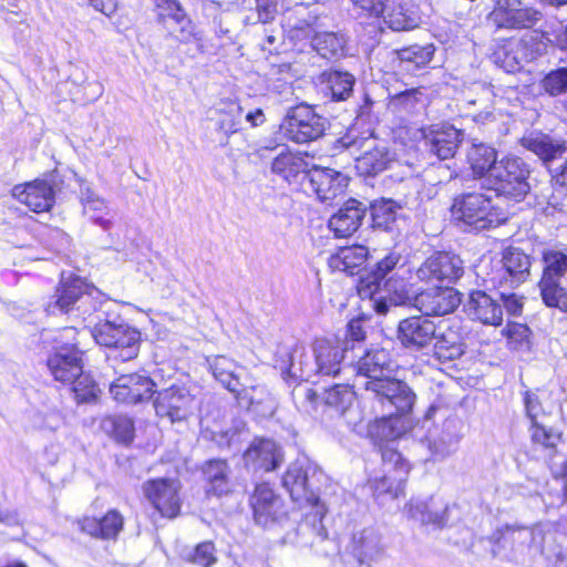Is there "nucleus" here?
Wrapping results in <instances>:
<instances>
[{
    "label": "nucleus",
    "mask_w": 567,
    "mask_h": 567,
    "mask_svg": "<svg viewBox=\"0 0 567 567\" xmlns=\"http://www.w3.org/2000/svg\"><path fill=\"white\" fill-rule=\"evenodd\" d=\"M207 494L221 496L230 489V467L226 460L213 458L202 467Z\"/></svg>",
    "instance_id": "obj_40"
},
{
    "label": "nucleus",
    "mask_w": 567,
    "mask_h": 567,
    "mask_svg": "<svg viewBox=\"0 0 567 567\" xmlns=\"http://www.w3.org/2000/svg\"><path fill=\"white\" fill-rule=\"evenodd\" d=\"M402 255L398 251H389L383 258L377 261L372 271L361 280L359 293L361 296L372 295L381 286L382 281L399 266H403Z\"/></svg>",
    "instance_id": "obj_36"
},
{
    "label": "nucleus",
    "mask_w": 567,
    "mask_h": 567,
    "mask_svg": "<svg viewBox=\"0 0 567 567\" xmlns=\"http://www.w3.org/2000/svg\"><path fill=\"white\" fill-rule=\"evenodd\" d=\"M433 355L442 363L454 361L464 353L463 337L453 328H436Z\"/></svg>",
    "instance_id": "obj_37"
},
{
    "label": "nucleus",
    "mask_w": 567,
    "mask_h": 567,
    "mask_svg": "<svg viewBox=\"0 0 567 567\" xmlns=\"http://www.w3.org/2000/svg\"><path fill=\"white\" fill-rule=\"evenodd\" d=\"M101 430L115 441L130 444L134 439V421L127 415H106L101 420Z\"/></svg>",
    "instance_id": "obj_46"
},
{
    "label": "nucleus",
    "mask_w": 567,
    "mask_h": 567,
    "mask_svg": "<svg viewBox=\"0 0 567 567\" xmlns=\"http://www.w3.org/2000/svg\"><path fill=\"white\" fill-rule=\"evenodd\" d=\"M364 297H370L379 315L388 313L391 307L413 305V297L409 293L406 281L396 272L383 280L375 292Z\"/></svg>",
    "instance_id": "obj_19"
},
{
    "label": "nucleus",
    "mask_w": 567,
    "mask_h": 567,
    "mask_svg": "<svg viewBox=\"0 0 567 567\" xmlns=\"http://www.w3.org/2000/svg\"><path fill=\"white\" fill-rule=\"evenodd\" d=\"M435 48L433 44H413L398 50V58L406 71L426 66L433 59Z\"/></svg>",
    "instance_id": "obj_48"
},
{
    "label": "nucleus",
    "mask_w": 567,
    "mask_h": 567,
    "mask_svg": "<svg viewBox=\"0 0 567 567\" xmlns=\"http://www.w3.org/2000/svg\"><path fill=\"white\" fill-rule=\"evenodd\" d=\"M486 19L496 30L523 31L542 28L545 14L536 7L523 4L520 0H506L503 6L491 10Z\"/></svg>",
    "instance_id": "obj_9"
},
{
    "label": "nucleus",
    "mask_w": 567,
    "mask_h": 567,
    "mask_svg": "<svg viewBox=\"0 0 567 567\" xmlns=\"http://www.w3.org/2000/svg\"><path fill=\"white\" fill-rule=\"evenodd\" d=\"M540 297L549 308L567 313V289L558 281L539 282Z\"/></svg>",
    "instance_id": "obj_55"
},
{
    "label": "nucleus",
    "mask_w": 567,
    "mask_h": 567,
    "mask_svg": "<svg viewBox=\"0 0 567 567\" xmlns=\"http://www.w3.org/2000/svg\"><path fill=\"white\" fill-rule=\"evenodd\" d=\"M381 536L374 528H364L353 534L352 542L342 555H353L371 564L382 554Z\"/></svg>",
    "instance_id": "obj_35"
},
{
    "label": "nucleus",
    "mask_w": 567,
    "mask_h": 567,
    "mask_svg": "<svg viewBox=\"0 0 567 567\" xmlns=\"http://www.w3.org/2000/svg\"><path fill=\"white\" fill-rule=\"evenodd\" d=\"M493 62L507 73L519 71L525 64V60L520 59V52L516 48L515 41L498 47L492 54Z\"/></svg>",
    "instance_id": "obj_53"
},
{
    "label": "nucleus",
    "mask_w": 567,
    "mask_h": 567,
    "mask_svg": "<svg viewBox=\"0 0 567 567\" xmlns=\"http://www.w3.org/2000/svg\"><path fill=\"white\" fill-rule=\"evenodd\" d=\"M436 328L426 316H412L400 321L398 339L406 349L422 350L434 340Z\"/></svg>",
    "instance_id": "obj_18"
},
{
    "label": "nucleus",
    "mask_w": 567,
    "mask_h": 567,
    "mask_svg": "<svg viewBox=\"0 0 567 567\" xmlns=\"http://www.w3.org/2000/svg\"><path fill=\"white\" fill-rule=\"evenodd\" d=\"M208 363L214 378L220 382L225 389L234 393L240 404L250 408L255 403H259L260 400L256 399L254 395V393L258 391V388L240 390L239 378L236 374L238 365L234 360L225 355H216L208 360Z\"/></svg>",
    "instance_id": "obj_17"
},
{
    "label": "nucleus",
    "mask_w": 567,
    "mask_h": 567,
    "mask_svg": "<svg viewBox=\"0 0 567 567\" xmlns=\"http://www.w3.org/2000/svg\"><path fill=\"white\" fill-rule=\"evenodd\" d=\"M523 403L526 417L533 424L542 421L546 416L542 400L537 391L525 390L523 393Z\"/></svg>",
    "instance_id": "obj_61"
},
{
    "label": "nucleus",
    "mask_w": 567,
    "mask_h": 567,
    "mask_svg": "<svg viewBox=\"0 0 567 567\" xmlns=\"http://www.w3.org/2000/svg\"><path fill=\"white\" fill-rule=\"evenodd\" d=\"M323 480L320 468L308 460H297L290 464L282 476V485L291 499L300 507L310 506L313 513L306 516V525L312 528L320 540H324L328 532L322 525L326 515L324 505L320 503L319 489Z\"/></svg>",
    "instance_id": "obj_3"
},
{
    "label": "nucleus",
    "mask_w": 567,
    "mask_h": 567,
    "mask_svg": "<svg viewBox=\"0 0 567 567\" xmlns=\"http://www.w3.org/2000/svg\"><path fill=\"white\" fill-rule=\"evenodd\" d=\"M545 535L539 528L527 527V526H511L506 525L494 532L487 540L494 547L498 546L502 542L512 543L513 550H522L525 547H535L542 554L544 553L542 543ZM493 556H497L496 548L492 549Z\"/></svg>",
    "instance_id": "obj_20"
},
{
    "label": "nucleus",
    "mask_w": 567,
    "mask_h": 567,
    "mask_svg": "<svg viewBox=\"0 0 567 567\" xmlns=\"http://www.w3.org/2000/svg\"><path fill=\"white\" fill-rule=\"evenodd\" d=\"M529 173L527 164L522 158L506 157L491 171V179L494 181L493 188L498 194L519 202L530 190Z\"/></svg>",
    "instance_id": "obj_10"
},
{
    "label": "nucleus",
    "mask_w": 567,
    "mask_h": 567,
    "mask_svg": "<svg viewBox=\"0 0 567 567\" xmlns=\"http://www.w3.org/2000/svg\"><path fill=\"white\" fill-rule=\"evenodd\" d=\"M12 195L35 213L47 212L54 204V190L45 181H34L24 185H17Z\"/></svg>",
    "instance_id": "obj_28"
},
{
    "label": "nucleus",
    "mask_w": 567,
    "mask_h": 567,
    "mask_svg": "<svg viewBox=\"0 0 567 567\" xmlns=\"http://www.w3.org/2000/svg\"><path fill=\"white\" fill-rule=\"evenodd\" d=\"M365 331L363 329V321L359 318L352 319L347 327L346 338L340 344L348 342L349 353L351 355H358L355 353L359 350V344L364 340Z\"/></svg>",
    "instance_id": "obj_63"
},
{
    "label": "nucleus",
    "mask_w": 567,
    "mask_h": 567,
    "mask_svg": "<svg viewBox=\"0 0 567 567\" xmlns=\"http://www.w3.org/2000/svg\"><path fill=\"white\" fill-rule=\"evenodd\" d=\"M155 388L156 383L146 374H122L110 384V394L117 402L137 404L151 400Z\"/></svg>",
    "instance_id": "obj_15"
},
{
    "label": "nucleus",
    "mask_w": 567,
    "mask_h": 567,
    "mask_svg": "<svg viewBox=\"0 0 567 567\" xmlns=\"http://www.w3.org/2000/svg\"><path fill=\"white\" fill-rule=\"evenodd\" d=\"M296 20L292 22L291 18H289V25L291 28V32H296L295 37H299V32L302 33L306 38L312 37L315 32V28L318 24L322 12L318 7L307 11V7L301 3L295 8Z\"/></svg>",
    "instance_id": "obj_51"
},
{
    "label": "nucleus",
    "mask_w": 567,
    "mask_h": 567,
    "mask_svg": "<svg viewBox=\"0 0 567 567\" xmlns=\"http://www.w3.org/2000/svg\"><path fill=\"white\" fill-rule=\"evenodd\" d=\"M282 355V373H287L293 379L307 381L309 378L318 374L317 372L305 371V365L315 362L313 353L309 355L303 344L293 342L289 347H285L281 352Z\"/></svg>",
    "instance_id": "obj_38"
},
{
    "label": "nucleus",
    "mask_w": 567,
    "mask_h": 567,
    "mask_svg": "<svg viewBox=\"0 0 567 567\" xmlns=\"http://www.w3.org/2000/svg\"><path fill=\"white\" fill-rule=\"evenodd\" d=\"M384 475L372 482V488L377 496L383 494L398 498L404 489L410 464L395 449L384 446L381 450Z\"/></svg>",
    "instance_id": "obj_12"
},
{
    "label": "nucleus",
    "mask_w": 567,
    "mask_h": 567,
    "mask_svg": "<svg viewBox=\"0 0 567 567\" xmlns=\"http://www.w3.org/2000/svg\"><path fill=\"white\" fill-rule=\"evenodd\" d=\"M347 39L340 32H315L311 37L312 49L322 58L339 59L346 54Z\"/></svg>",
    "instance_id": "obj_43"
},
{
    "label": "nucleus",
    "mask_w": 567,
    "mask_h": 567,
    "mask_svg": "<svg viewBox=\"0 0 567 567\" xmlns=\"http://www.w3.org/2000/svg\"><path fill=\"white\" fill-rule=\"evenodd\" d=\"M425 105L421 89H409L389 96L388 109L393 113H412Z\"/></svg>",
    "instance_id": "obj_50"
},
{
    "label": "nucleus",
    "mask_w": 567,
    "mask_h": 567,
    "mask_svg": "<svg viewBox=\"0 0 567 567\" xmlns=\"http://www.w3.org/2000/svg\"><path fill=\"white\" fill-rule=\"evenodd\" d=\"M146 497L162 516L173 518L179 513V498L174 482L168 480L150 481L144 486Z\"/></svg>",
    "instance_id": "obj_25"
},
{
    "label": "nucleus",
    "mask_w": 567,
    "mask_h": 567,
    "mask_svg": "<svg viewBox=\"0 0 567 567\" xmlns=\"http://www.w3.org/2000/svg\"><path fill=\"white\" fill-rule=\"evenodd\" d=\"M86 326L91 328V334L96 343L106 348L118 349L123 361L137 357L141 333L120 317L110 319L106 312L100 308L86 322Z\"/></svg>",
    "instance_id": "obj_4"
},
{
    "label": "nucleus",
    "mask_w": 567,
    "mask_h": 567,
    "mask_svg": "<svg viewBox=\"0 0 567 567\" xmlns=\"http://www.w3.org/2000/svg\"><path fill=\"white\" fill-rule=\"evenodd\" d=\"M395 364L386 350L372 349L359 357L353 370L357 371L358 379H363L362 381L358 380L359 385L362 386L364 381L384 380L393 374Z\"/></svg>",
    "instance_id": "obj_24"
},
{
    "label": "nucleus",
    "mask_w": 567,
    "mask_h": 567,
    "mask_svg": "<svg viewBox=\"0 0 567 567\" xmlns=\"http://www.w3.org/2000/svg\"><path fill=\"white\" fill-rule=\"evenodd\" d=\"M250 504L256 523L265 527L285 515L282 499L267 483L256 485Z\"/></svg>",
    "instance_id": "obj_21"
},
{
    "label": "nucleus",
    "mask_w": 567,
    "mask_h": 567,
    "mask_svg": "<svg viewBox=\"0 0 567 567\" xmlns=\"http://www.w3.org/2000/svg\"><path fill=\"white\" fill-rule=\"evenodd\" d=\"M195 406V396L182 385L173 384L169 388L156 391L154 398L156 414L159 417H167L173 423L186 420L193 414Z\"/></svg>",
    "instance_id": "obj_13"
},
{
    "label": "nucleus",
    "mask_w": 567,
    "mask_h": 567,
    "mask_svg": "<svg viewBox=\"0 0 567 567\" xmlns=\"http://www.w3.org/2000/svg\"><path fill=\"white\" fill-rule=\"evenodd\" d=\"M278 0H256V8L245 20L247 23H268L277 14Z\"/></svg>",
    "instance_id": "obj_60"
},
{
    "label": "nucleus",
    "mask_w": 567,
    "mask_h": 567,
    "mask_svg": "<svg viewBox=\"0 0 567 567\" xmlns=\"http://www.w3.org/2000/svg\"><path fill=\"white\" fill-rule=\"evenodd\" d=\"M48 368L56 381L69 383L83 368L80 350L75 344L60 347L49 357Z\"/></svg>",
    "instance_id": "obj_26"
},
{
    "label": "nucleus",
    "mask_w": 567,
    "mask_h": 567,
    "mask_svg": "<svg viewBox=\"0 0 567 567\" xmlns=\"http://www.w3.org/2000/svg\"><path fill=\"white\" fill-rule=\"evenodd\" d=\"M544 269L539 282L558 281L567 272V255L559 250L543 251Z\"/></svg>",
    "instance_id": "obj_52"
},
{
    "label": "nucleus",
    "mask_w": 567,
    "mask_h": 567,
    "mask_svg": "<svg viewBox=\"0 0 567 567\" xmlns=\"http://www.w3.org/2000/svg\"><path fill=\"white\" fill-rule=\"evenodd\" d=\"M307 161L300 153L282 148L271 162V173L279 176L289 184H299L307 181L308 167Z\"/></svg>",
    "instance_id": "obj_29"
},
{
    "label": "nucleus",
    "mask_w": 567,
    "mask_h": 567,
    "mask_svg": "<svg viewBox=\"0 0 567 567\" xmlns=\"http://www.w3.org/2000/svg\"><path fill=\"white\" fill-rule=\"evenodd\" d=\"M410 516L423 525L443 527L447 522V505L434 497L416 501L409 506Z\"/></svg>",
    "instance_id": "obj_39"
},
{
    "label": "nucleus",
    "mask_w": 567,
    "mask_h": 567,
    "mask_svg": "<svg viewBox=\"0 0 567 567\" xmlns=\"http://www.w3.org/2000/svg\"><path fill=\"white\" fill-rule=\"evenodd\" d=\"M533 32L527 33L516 40V48L520 52V59L529 63L547 52L548 37L544 31H538L537 28L532 29Z\"/></svg>",
    "instance_id": "obj_47"
},
{
    "label": "nucleus",
    "mask_w": 567,
    "mask_h": 567,
    "mask_svg": "<svg viewBox=\"0 0 567 567\" xmlns=\"http://www.w3.org/2000/svg\"><path fill=\"white\" fill-rule=\"evenodd\" d=\"M497 290L498 302L503 307V311L506 310L511 316H519L523 311V297L515 292L507 291L508 288H498Z\"/></svg>",
    "instance_id": "obj_64"
},
{
    "label": "nucleus",
    "mask_w": 567,
    "mask_h": 567,
    "mask_svg": "<svg viewBox=\"0 0 567 567\" xmlns=\"http://www.w3.org/2000/svg\"><path fill=\"white\" fill-rule=\"evenodd\" d=\"M367 206L354 199H348L329 219V228L336 237L347 238L354 234L362 224Z\"/></svg>",
    "instance_id": "obj_27"
},
{
    "label": "nucleus",
    "mask_w": 567,
    "mask_h": 567,
    "mask_svg": "<svg viewBox=\"0 0 567 567\" xmlns=\"http://www.w3.org/2000/svg\"><path fill=\"white\" fill-rule=\"evenodd\" d=\"M467 162L476 177L487 176L491 178V171L497 166L496 150L485 143H473L467 151Z\"/></svg>",
    "instance_id": "obj_41"
},
{
    "label": "nucleus",
    "mask_w": 567,
    "mask_h": 567,
    "mask_svg": "<svg viewBox=\"0 0 567 567\" xmlns=\"http://www.w3.org/2000/svg\"><path fill=\"white\" fill-rule=\"evenodd\" d=\"M157 20L167 31L168 35L181 43H188L195 37V25L186 14L181 2L174 4L167 11L157 13Z\"/></svg>",
    "instance_id": "obj_30"
},
{
    "label": "nucleus",
    "mask_w": 567,
    "mask_h": 567,
    "mask_svg": "<svg viewBox=\"0 0 567 567\" xmlns=\"http://www.w3.org/2000/svg\"><path fill=\"white\" fill-rule=\"evenodd\" d=\"M385 23L394 31H404L417 25V18L412 10L411 0H399L384 17Z\"/></svg>",
    "instance_id": "obj_49"
},
{
    "label": "nucleus",
    "mask_w": 567,
    "mask_h": 567,
    "mask_svg": "<svg viewBox=\"0 0 567 567\" xmlns=\"http://www.w3.org/2000/svg\"><path fill=\"white\" fill-rule=\"evenodd\" d=\"M452 217L474 230L496 227L506 220L505 214L492 204V199L477 192L457 195L451 207Z\"/></svg>",
    "instance_id": "obj_7"
},
{
    "label": "nucleus",
    "mask_w": 567,
    "mask_h": 567,
    "mask_svg": "<svg viewBox=\"0 0 567 567\" xmlns=\"http://www.w3.org/2000/svg\"><path fill=\"white\" fill-rule=\"evenodd\" d=\"M540 85L550 96L567 95V68L550 71L542 80Z\"/></svg>",
    "instance_id": "obj_58"
},
{
    "label": "nucleus",
    "mask_w": 567,
    "mask_h": 567,
    "mask_svg": "<svg viewBox=\"0 0 567 567\" xmlns=\"http://www.w3.org/2000/svg\"><path fill=\"white\" fill-rule=\"evenodd\" d=\"M468 315L483 324L499 327L503 323V307L498 302L497 290L486 292L474 290L466 303Z\"/></svg>",
    "instance_id": "obj_22"
},
{
    "label": "nucleus",
    "mask_w": 567,
    "mask_h": 567,
    "mask_svg": "<svg viewBox=\"0 0 567 567\" xmlns=\"http://www.w3.org/2000/svg\"><path fill=\"white\" fill-rule=\"evenodd\" d=\"M243 118V109L239 104L230 102L226 109L220 111L218 121L219 130L226 134L235 133L239 130Z\"/></svg>",
    "instance_id": "obj_59"
},
{
    "label": "nucleus",
    "mask_w": 567,
    "mask_h": 567,
    "mask_svg": "<svg viewBox=\"0 0 567 567\" xmlns=\"http://www.w3.org/2000/svg\"><path fill=\"white\" fill-rule=\"evenodd\" d=\"M393 155L384 145L375 146L365 151L357 158L355 168L361 175L373 176L385 171L391 162Z\"/></svg>",
    "instance_id": "obj_45"
},
{
    "label": "nucleus",
    "mask_w": 567,
    "mask_h": 567,
    "mask_svg": "<svg viewBox=\"0 0 567 567\" xmlns=\"http://www.w3.org/2000/svg\"><path fill=\"white\" fill-rule=\"evenodd\" d=\"M348 342L317 339L312 347L315 362L305 365V371L323 375H337L347 365H352L358 355L349 353Z\"/></svg>",
    "instance_id": "obj_11"
},
{
    "label": "nucleus",
    "mask_w": 567,
    "mask_h": 567,
    "mask_svg": "<svg viewBox=\"0 0 567 567\" xmlns=\"http://www.w3.org/2000/svg\"><path fill=\"white\" fill-rule=\"evenodd\" d=\"M72 385V391L78 402L85 403L95 400L97 396V385L92 377L83 372L69 382Z\"/></svg>",
    "instance_id": "obj_56"
},
{
    "label": "nucleus",
    "mask_w": 567,
    "mask_h": 567,
    "mask_svg": "<svg viewBox=\"0 0 567 567\" xmlns=\"http://www.w3.org/2000/svg\"><path fill=\"white\" fill-rule=\"evenodd\" d=\"M530 257L522 249L508 247L503 251L502 268L492 277L494 287L517 288L525 282L530 275Z\"/></svg>",
    "instance_id": "obj_14"
},
{
    "label": "nucleus",
    "mask_w": 567,
    "mask_h": 567,
    "mask_svg": "<svg viewBox=\"0 0 567 567\" xmlns=\"http://www.w3.org/2000/svg\"><path fill=\"white\" fill-rule=\"evenodd\" d=\"M400 206L392 199L381 198L370 205L372 226L380 229H389L395 220Z\"/></svg>",
    "instance_id": "obj_54"
},
{
    "label": "nucleus",
    "mask_w": 567,
    "mask_h": 567,
    "mask_svg": "<svg viewBox=\"0 0 567 567\" xmlns=\"http://www.w3.org/2000/svg\"><path fill=\"white\" fill-rule=\"evenodd\" d=\"M435 412V406L426 411L422 422V430H425V433L419 435V440L427 449L431 460L440 462L457 451L463 437L464 424L455 415L446 417L441 424H432L431 420Z\"/></svg>",
    "instance_id": "obj_6"
},
{
    "label": "nucleus",
    "mask_w": 567,
    "mask_h": 567,
    "mask_svg": "<svg viewBox=\"0 0 567 567\" xmlns=\"http://www.w3.org/2000/svg\"><path fill=\"white\" fill-rule=\"evenodd\" d=\"M532 441L546 449H554L560 441V434L553 429L546 427L542 421L537 424L530 423L529 427Z\"/></svg>",
    "instance_id": "obj_62"
},
{
    "label": "nucleus",
    "mask_w": 567,
    "mask_h": 567,
    "mask_svg": "<svg viewBox=\"0 0 567 567\" xmlns=\"http://www.w3.org/2000/svg\"><path fill=\"white\" fill-rule=\"evenodd\" d=\"M81 202L84 214H86L95 225L104 230L112 228V216L103 198L96 195L91 188H84L81 190Z\"/></svg>",
    "instance_id": "obj_44"
},
{
    "label": "nucleus",
    "mask_w": 567,
    "mask_h": 567,
    "mask_svg": "<svg viewBox=\"0 0 567 567\" xmlns=\"http://www.w3.org/2000/svg\"><path fill=\"white\" fill-rule=\"evenodd\" d=\"M284 461L280 446L272 440L255 439L244 453V462L248 468L270 472Z\"/></svg>",
    "instance_id": "obj_23"
},
{
    "label": "nucleus",
    "mask_w": 567,
    "mask_h": 567,
    "mask_svg": "<svg viewBox=\"0 0 567 567\" xmlns=\"http://www.w3.org/2000/svg\"><path fill=\"white\" fill-rule=\"evenodd\" d=\"M463 133L453 126H443L425 135V147L429 153L444 161L454 157L462 142Z\"/></svg>",
    "instance_id": "obj_31"
},
{
    "label": "nucleus",
    "mask_w": 567,
    "mask_h": 567,
    "mask_svg": "<svg viewBox=\"0 0 567 567\" xmlns=\"http://www.w3.org/2000/svg\"><path fill=\"white\" fill-rule=\"evenodd\" d=\"M522 146L533 152L545 163L561 157L567 151L566 141L543 133H532L524 136Z\"/></svg>",
    "instance_id": "obj_32"
},
{
    "label": "nucleus",
    "mask_w": 567,
    "mask_h": 567,
    "mask_svg": "<svg viewBox=\"0 0 567 567\" xmlns=\"http://www.w3.org/2000/svg\"><path fill=\"white\" fill-rule=\"evenodd\" d=\"M124 519L115 511H109L102 518L84 517L79 522L83 533L101 539H115L123 528Z\"/></svg>",
    "instance_id": "obj_33"
},
{
    "label": "nucleus",
    "mask_w": 567,
    "mask_h": 567,
    "mask_svg": "<svg viewBox=\"0 0 567 567\" xmlns=\"http://www.w3.org/2000/svg\"><path fill=\"white\" fill-rule=\"evenodd\" d=\"M362 386L372 392L381 404L384 414L375 421L371 432L382 440L392 441L408 429L402 416L410 413L416 395L403 381L390 375L384 380L364 381Z\"/></svg>",
    "instance_id": "obj_2"
},
{
    "label": "nucleus",
    "mask_w": 567,
    "mask_h": 567,
    "mask_svg": "<svg viewBox=\"0 0 567 567\" xmlns=\"http://www.w3.org/2000/svg\"><path fill=\"white\" fill-rule=\"evenodd\" d=\"M368 248L362 245L341 247L329 259V265L334 270L353 275L368 259Z\"/></svg>",
    "instance_id": "obj_42"
},
{
    "label": "nucleus",
    "mask_w": 567,
    "mask_h": 567,
    "mask_svg": "<svg viewBox=\"0 0 567 567\" xmlns=\"http://www.w3.org/2000/svg\"><path fill=\"white\" fill-rule=\"evenodd\" d=\"M354 76L339 70L326 71L320 75V89L333 102L348 100L353 93Z\"/></svg>",
    "instance_id": "obj_34"
},
{
    "label": "nucleus",
    "mask_w": 567,
    "mask_h": 567,
    "mask_svg": "<svg viewBox=\"0 0 567 567\" xmlns=\"http://www.w3.org/2000/svg\"><path fill=\"white\" fill-rule=\"evenodd\" d=\"M99 291L90 287L81 278H62L60 287L52 297L53 301L48 305V311L51 313H73L74 317L82 318L87 322L100 308L102 303L96 301Z\"/></svg>",
    "instance_id": "obj_5"
},
{
    "label": "nucleus",
    "mask_w": 567,
    "mask_h": 567,
    "mask_svg": "<svg viewBox=\"0 0 567 567\" xmlns=\"http://www.w3.org/2000/svg\"><path fill=\"white\" fill-rule=\"evenodd\" d=\"M323 401L327 405L343 413L353 401V392L347 384H336L324 392Z\"/></svg>",
    "instance_id": "obj_57"
},
{
    "label": "nucleus",
    "mask_w": 567,
    "mask_h": 567,
    "mask_svg": "<svg viewBox=\"0 0 567 567\" xmlns=\"http://www.w3.org/2000/svg\"><path fill=\"white\" fill-rule=\"evenodd\" d=\"M328 121L307 104L289 107L279 130L282 136L296 144H307L322 137Z\"/></svg>",
    "instance_id": "obj_8"
},
{
    "label": "nucleus",
    "mask_w": 567,
    "mask_h": 567,
    "mask_svg": "<svg viewBox=\"0 0 567 567\" xmlns=\"http://www.w3.org/2000/svg\"><path fill=\"white\" fill-rule=\"evenodd\" d=\"M307 182L310 190L321 203L331 205L344 194L349 178L333 168L313 166L308 172Z\"/></svg>",
    "instance_id": "obj_16"
},
{
    "label": "nucleus",
    "mask_w": 567,
    "mask_h": 567,
    "mask_svg": "<svg viewBox=\"0 0 567 567\" xmlns=\"http://www.w3.org/2000/svg\"><path fill=\"white\" fill-rule=\"evenodd\" d=\"M464 274V262L458 255L436 251L429 256L415 270L419 281L446 284L424 289L413 297V306L424 316L452 313L461 303L460 292L449 285L456 282Z\"/></svg>",
    "instance_id": "obj_1"
}]
</instances>
